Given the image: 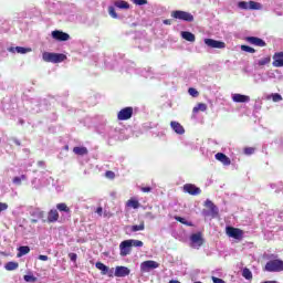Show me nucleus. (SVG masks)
<instances>
[{
    "label": "nucleus",
    "instance_id": "obj_1",
    "mask_svg": "<svg viewBox=\"0 0 283 283\" xmlns=\"http://www.w3.org/2000/svg\"><path fill=\"white\" fill-rule=\"evenodd\" d=\"M42 59H43V61H45V63H63V61H65V59H67V55H65L63 53L44 52L42 54Z\"/></svg>",
    "mask_w": 283,
    "mask_h": 283
},
{
    "label": "nucleus",
    "instance_id": "obj_2",
    "mask_svg": "<svg viewBox=\"0 0 283 283\" xmlns=\"http://www.w3.org/2000/svg\"><path fill=\"white\" fill-rule=\"evenodd\" d=\"M265 271L269 273H280L283 271V261L282 260H271L265 264Z\"/></svg>",
    "mask_w": 283,
    "mask_h": 283
},
{
    "label": "nucleus",
    "instance_id": "obj_3",
    "mask_svg": "<svg viewBox=\"0 0 283 283\" xmlns=\"http://www.w3.org/2000/svg\"><path fill=\"white\" fill-rule=\"evenodd\" d=\"M171 17L172 19H178L179 21H187L188 23H191L193 21V14L187 11H180V10L172 11Z\"/></svg>",
    "mask_w": 283,
    "mask_h": 283
},
{
    "label": "nucleus",
    "instance_id": "obj_4",
    "mask_svg": "<svg viewBox=\"0 0 283 283\" xmlns=\"http://www.w3.org/2000/svg\"><path fill=\"white\" fill-rule=\"evenodd\" d=\"M132 116H134V107L132 106L125 107L117 113L118 120H129Z\"/></svg>",
    "mask_w": 283,
    "mask_h": 283
},
{
    "label": "nucleus",
    "instance_id": "obj_5",
    "mask_svg": "<svg viewBox=\"0 0 283 283\" xmlns=\"http://www.w3.org/2000/svg\"><path fill=\"white\" fill-rule=\"evenodd\" d=\"M202 244H205V239H202V233L198 232L190 235V247H192V249H198Z\"/></svg>",
    "mask_w": 283,
    "mask_h": 283
},
{
    "label": "nucleus",
    "instance_id": "obj_6",
    "mask_svg": "<svg viewBox=\"0 0 283 283\" xmlns=\"http://www.w3.org/2000/svg\"><path fill=\"white\" fill-rule=\"evenodd\" d=\"M160 264L156 261H144L140 264V271L142 273H149V271H153V269H158Z\"/></svg>",
    "mask_w": 283,
    "mask_h": 283
},
{
    "label": "nucleus",
    "instance_id": "obj_7",
    "mask_svg": "<svg viewBox=\"0 0 283 283\" xmlns=\"http://www.w3.org/2000/svg\"><path fill=\"white\" fill-rule=\"evenodd\" d=\"M203 42L208 45V48L224 50L227 44L222 41L213 40V39H205Z\"/></svg>",
    "mask_w": 283,
    "mask_h": 283
},
{
    "label": "nucleus",
    "instance_id": "obj_8",
    "mask_svg": "<svg viewBox=\"0 0 283 283\" xmlns=\"http://www.w3.org/2000/svg\"><path fill=\"white\" fill-rule=\"evenodd\" d=\"M226 232H227V235H229V238H234V240H242V235H244L242 230L233 227H228L226 229Z\"/></svg>",
    "mask_w": 283,
    "mask_h": 283
},
{
    "label": "nucleus",
    "instance_id": "obj_9",
    "mask_svg": "<svg viewBox=\"0 0 283 283\" xmlns=\"http://www.w3.org/2000/svg\"><path fill=\"white\" fill-rule=\"evenodd\" d=\"M245 41L247 43H250V45H255L256 48H266V42L258 36H247Z\"/></svg>",
    "mask_w": 283,
    "mask_h": 283
},
{
    "label": "nucleus",
    "instance_id": "obj_10",
    "mask_svg": "<svg viewBox=\"0 0 283 283\" xmlns=\"http://www.w3.org/2000/svg\"><path fill=\"white\" fill-rule=\"evenodd\" d=\"M185 193H189L190 196H200L201 190L200 188L196 187L193 184H186L184 186Z\"/></svg>",
    "mask_w": 283,
    "mask_h": 283
},
{
    "label": "nucleus",
    "instance_id": "obj_11",
    "mask_svg": "<svg viewBox=\"0 0 283 283\" xmlns=\"http://www.w3.org/2000/svg\"><path fill=\"white\" fill-rule=\"evenodd\" d=\"M119 254L122 258H126V255H129L132 253V245L129 243V240H125L119 244Z\"/></svg>",
    "mask_w": 283,
    "mask_h": 283
},
{
    "label": "nucleus",
    "instance_id": "obj_12",
    "mask_svg": "<svg viewBox=\"0 0 283 283\" xmlns=\"http://www.w3.org/2000/svg\"><path fill=\"white\" fill-rule=\"evenodd\" d=\"M96 269L102 272V275H108V277H114V269H109L107 265L97 262L95 264Z\"/></svg>",
    "mask_w": 283,
    "mask_h": 283
},
{
    "label": "nucleus",
    "instance_id": "obj_13",
    "mask_svg": "<svg viewBox=\"0 0 283 283\" xmlns=\"http://www.w3.org/2000/svg\"><path fill=\"white\" fill-rule=\"evenodd\" d=\"M51 36L55 41H70V34L59 30L52 31Z\"/></svg>",
    "mask_w": 283,
    "mask_h": 283
},
{
    "label": "nucleus",
    "instance_id": "obj_14",
    "mask_svg": "<svg viewBox=\"0 0 283 283\" xmlns=\"http://www.w3.org/2000/svg\"><path fill=\"white\" fill-rule=\"evenodd\" d=\"M30 214L32 216V222H39V220H43V218L45 217V212H43V210H41L40 208H33L30 211Z\"/></svg>",
    "mask_w": 283,
    "mask_h": 283
},
{
    "label": "nucleus",
    "instance_id": "obj_15",
    "mask_svg": "<svg viewBox=\"0 0 283 283\" xmlns=\"http://www.w3.org/2000/svg\"><path fill=\"white\" fill-rule=\"evenodd\" d=\"M129 273H132V271L127 266H116L113 275H115V277H127Z\"/></svg>",
    "mask_w": 283,
    "mask_h": 283
},
{
    "label": "nucleus",
    "instance_id": "obj_16",
    "mask_svg": "<svg viewBox=\"0 0 283 283\" xmlns=\"http://www.w3.org/2000/svg\"><path fill=\"white\" fill-rule=\"evenodd\" d=\"M231 98L233 103H249V101H251V97H249V95H242L238 93L232 94Z\"/></svg>",
    "mask_w": 283,
    "mask_h": 283
},
{
    "label": "nucleus",
    "instance_id": "obj_17",
    "mask_svg": "<svg viewBox=\"0 0 283 283\" xmlns=\"http://www.w3.org/2000/svg\"><path fill=\"white\" fill-rule=\"evenodd\" d=\"M272 65L274 67H283V52H279L273 55Z\"/></svg>",
    "mask_w": 283,
    "mask_h": 283
},
{
    "label": "nucleus",
    "instance_id": "obj_18",
    "mask_svg": "<svg viewBox=\"0 0 283 283\" xmlns=\"http://www.w3.org/2000/svg\"><path fill=\"white\" fill-rule=\"evenodd\" d=\"M170 127L174 133L178 134L179 136H182V134H185V127H182L181 124L178 122H171Z\"/></svg>",
    "mask_w": 283,
    "mask_h": 283
},
{
    "label": "nucleus",
    "instance_id": "obj_19",
    "mask_svg": "<svg viewBox=\"0 0 283 283\" xmlns=\"http://www.w3.org/2000/svg\"><path fill=\"white\" fill-rule=\"evenodd\" d=\"M9 52H12V53L17 52L18 54H28V52H32V49L15 46V48H10Z\"/></svg>",
    "mask_w": 283,
    "mask_h": 283
},
{
    "label": "nucleus",
    "instance_id": "obj_20",
    "mask_svg": "<svg viewBox=\"0 0 283 283\" xmlns=\"http://www.w3.org/2000/svg\"><path fill=\"white\" fill-rule=\"evenodd\" d=\"M214 157L217 160H219V163H222V165H231V159H229V157L222 153L216 154Z\"/></svg>",
    "mask_w": 283,
    "mask_h": 283
},
{
    "label": "nucleus",
    "instance_id": "obj_21",
    "mask_svg": "<svg viewBox=\"0 0 283 283\" xmlns=\"http://www.w3.org/2000/svg\"><path fill=\"white\" fill-rule=\"evenodd\" d=\"M115 8H118L119 10H129V2L124 0H116L114 2Z\"/></svg>",
    "mask_w": 283,
    "mask_h": 283
},
{
    "label": "nucleus",
    "instance_id": "obj_22",
    "mask_svg": "<svg viewBox=\"0 0 283 283\" xmlns=\"http://www.w3.org/2000/svg\"><path fill=\"white\" fill-rule=\"evenodd\" d=\"M59 221V211L52 209L48 214V222H57Z\"/></svg>",
    "mask_w": 283,
    "mask_h": 283
},
{
    "label": "nucleus",
    "instance_id": "obj_23",
    "mask_svg": "<svg viewBox=\"0 0 283 283\" xmlns=\"http://www.w3.org/2000/svg\"><path fill=\"white\" fill-rule=\"evenodd\" d=\"M181 36L185 39V41H189L190 43L196 41V35L189 31H182Z\"/></svg>",
    "mask_w": 283,
    "mask_h": 283
},
{
    "label": "nucleus",
    "instance_id": "obj_24",
    "mask_svg": "<svg viewBox=\"0 0 283 283\" xmlns=\"http://www.w3.org/2000/svg\"><path fill=\"white\" fill-rule=\"evenodd\" d=\"M6 271H17L19 269V263L14 261H10L4 265Z\"/></svg>",
    "mask_w": 283,
    "mask_h": 283
},
{
    "label": "nucleus",
    "instance_id": "obj_25",
    "mask_svg": "<svg viewBox=\"0 0 283 283\" xmlns=\"http://www.w3.org/2000/svg\"><path fill=\"white\" fill-rule=\"evenodd\" d=\"M73 151L76 154V156H87V148L86 147H74Z\"/></svg>",
    "mask_w": 283,
    "mask_h": 283
},
{
    "label": "nucleus",
    "instance_id": "obj_26",
    "mask_svg": "<svg viewBox=\"0 0 283 283\" xmlns=\"http://www.w3.org/2000/svg\"><path fill=\"white\" fill-rule=\"evenodd\" d=\"M193 114H198V112H207V104L199 103L197 106L192 109Z\"/></svg>",
    "mask_w": 283,
    "mask_h": 283
},
{
    "label": "nucleus",
    "instance_id": "obj_27",
    "mask_svg": "<svg viewBox=\"0 0 283 283\" xmlns=\"http://www.w3.org/2000/svg\"><path fill=\"white\" fill-rule=\"evenodd\" d=\"M19 253H18V258H21L23 255H28V253H30V247L27 245H22L18 249Z\"/></svg>",
    "mask_w": 283,
    "mask_h": 283
},
{
    "label": "nucleus",
    "instance_id": "obj_28",
    "mask_svg": "<svg viewBox=\"0 0 283 283\" xmlns=\"http://www.w3.org/2000/svg\"><path fill=\"white\" fill-rule=\"evenodd\" d=\"M261 76H262V83H264V81H270V78H277L275 77V73H269V72H261Z\"/></svg>",
    "mask_w": 283,
    "mask_h": 283
},
{
    "label": "nucleus",
    "instance_id": "obj_29",
    "mask_svg": "<svg viewBox=\"0 0 283 283\" xmlns=\"http://www.w3.org/2000/svg\"><path fill=\"white\" fill-rule=\"evenodd\" d=\"M266 98H268V101H271V98H272V101L274 103H280V101H282V95H280L279 93H273V94L268 95Z\"/></svg>",
    "mask_w": 283,
    "mask_h": 283
},
{
    "label": "nucleus",
    "instance_id": "obj_30",
    "mask_svg": "<svg viewBox=\"0 0 283 283\" xmlns=\"http://www.w3.org/2000/svg\"><path fill=\"white\" fill-rule=\"evenodd\" d=\"M128 242H129L130 247H135L136 249H140L142 247H144L143 241H140V240L129 239Z\"/></svg>",
    "mask_w": 283,
    "mask_h": 283
},
{
    "label": "nucleus",
    "instance_id": "obj_31",
    "mask_svg": "<svg viewBox=\"0 0 283 283\" xmlns=\"http://www.w3.org/2000/svg\"><path fill=\"white\" fill-rule=\"evenodd\" d=\"M126 206L130 207L132 209H138V207H140V202H138L136 199H130L127 201Z\"/></svg>",
    "mask_w": 283,
    "mask_h": 283
},
{
    "label": "nucleus",
    "instance_id": "obj_32",
    "mask_svg": "<svg viewBox=\"0 0 283 283\" xmlns=\"http://www.w3.org/2000/svg\"><path fill=\"white\" fill-rule=\"evenodd\" d=\"M242 276L245 280H253V273L251 272V270H249L248 268H244L242 271Z\"/></svg>",
    "mask_w": 283,
    "mask_h": 283
},
{
    "label": "nucleus",
    "instance_id": "obj_33",
    "mask_svg": "<svg viewBox=\"0 0 283 283\" xmlns=\"http://www.w3.org/2000/svg\"><path fill=\"white\" fill-rule=\"evenodd\" d=\"M175 220H177V222H180L181 224H186V227H193V223H191V221H187V219L182 217H175Z\"/></svg>",
    "mask_w": 283,
    "mask_h": 283
},
{
    "label": "nucleus",
    "instance_id": "obj_34",
    "mask_svg": "<svg viewBox=\"0 0 283 283\" xmlns=\"http://www.w3.org/2000/svg\"><path fill=\"white\" fill-rule=\"evenodd\" d=\"M56 209H57V211H63L64 213H70V208L65 203H57Z\"/></svg>",
    "mask_w": 283,
    "mask_h": 283
},
{
    "label": "nucleus",
    "instance_id": "obj_35",
    "mask_svg": "<svg viewBox=\"0 0 283 283\" xmlns=\"http://www.w3.org/2000/svg\"><path fill=\"white\" fill-rule=\"evenodd\" d=\"M130 231L136 233V231H145V222H142L139 226H132Z\"/></svg>",
    "mask_w": 283,
    "mask_h": 283
},
{
    "label": "nucleus",
    "instance_id": "obj_36",
    "mask_svg": "<svg viewBox=\"0 0 283 283\" xmlns=\"http://www.w3.org/2000/svg\"><path fill=\"white\" fill-rule=\"evenodd\" d=\"M241 50L242 52H248L249 54H255V49L249 46V45H241Z\"/></svg>",
    "mask_w": 283,
    "mask_h": 283
},
{
    "label": "nucleus",
    "instance_id": "obj_37",
    "mask_svg": "<svg viewBox=\"0 0 283 283\" xmlns=\"http://www.w3.org/2000/svg\"><path fill=\"white\" fill-rule=\"evenodd\" d=\"M23 180H28V177L25 175H22L20 177H14L13 178V185H21Z\"/></svg>",
    "mask_w": 283,
    "mask_h": 283
},
{
    "label": "nucleus",
    "instance_id": "obj_38",
    "mask_svg": "<svg viewBox=\"0 0 283 283\" xmlns=\"http://www.w3.org/2000/svg\"><path fill=\"white\" fill-rule=\"evenodd\" d=\"M206 207H208V209H211V211L213 212L218 211V208L216 207V205H213V201L209 199L206 200Z\"/></svg>",
    "mask_w": 283,
    "mask_h": 283
},
{
    "label": "nucleus",
    "instance_id": "obj_39",
    "mask_svg": "<svg viewBox=\"0 0 283 283\" xmlns=\"http://www.w3.org/2000/svg\"><path fill=\"white\" fill-rule=\"evenodd\" d=\"M249 10H260V3L255 1H249Z\"/></svg>",
    "mask_w": 283,
    "mask_h": 283
},
{
    "label": "nucleus",
    "instance_id": "obj_40",
    "mask_svg": "<svg viewBox=\"0 0 283 283\" xmlns=\"http://www.w3.org/2000/svg\"><path fill=\"white\" fill-rule=\"evenodd\" d=\"M253 78H254V82L255 83H262V72H256V73H253Z\"/></svg>",
    "mask_w": 283,
    "mask_h": 283
},
{
    "label": "nucleus",
    "instance_id": "obj_41",
    "mask_svg": "<svg viewBox=\"0 0 283 283\" xmlns=\"http://www.w3.org/2000/svg\"><path fill=\"white\" fill-rule=\"evenodd\" d=\"M238 8H240L241 10H249V2L247 1H240L238 3Z\"/></svg>",
    "mask_w": 283,
    "mask_h": 283
},
{
    "label": "nucleus",
    "instance_id": "obj_42",
    "mask_svg": "<svg viewBox=\"0 0 283 283\" xmlns=\"http://www.w3.org/2000/svg\"><path fill=\"white\" fill-rule=\"evenodd\" d=\"M108 13L113 19H118V13H116V9H114V7L108 8Z\"/></svg>",
    "mask_w": 283,
    "mask_h": 283
},
{
    "label": "nucleus",
    "instance_id": "obj_43",
    "mask_svg": "<svg viewBox=\"0 0 283 283\" xmlns=\"http://www.w3.org/2000/svg\"><path fill=\"white\" fill-rule=\"evenodd\" d=\"M269 63H271V57H264L262 60L259 61V65H269Z\"/></svg>",
    "mask_w": 283,
    "mask_h": 283
},
{
    "label": "nucleus",
    "instance_id": "obj_44",
    "mask_svg": "<svg viewBox=\"0 0 283 283\" xmlns=\"http://www.w3.org/2000/svg\"><path fill=\"white\" fill-rule=\"evenodd\" d=\"M24 281L34 283L36 282V277L34 275H24Z\"/></svg>",
    "mask_w": 283,
    "mask_h": 283
},
{
    "label": "nucleus",
    "instance_id": "obj_45",
    "mask_svg": "<svg viewBox=\"0 0 283 283\" xmlns=\"http://www.w3.org/2000/svg\"><path fill=\"white\" fill-rule=\"evenodd\" d=\"M244 154H245L247 156H251L252 154H255V148H253V147H248V148L244 149Z\"/></svg>",
    "mask_w": 283,
    "mask_h": 283
},
{
    "label": "nucleus",
    "instance_id": "obj_46",
    "mask_svg": "<svg viewBox=\"0 0 283 283\" xmlns=\"http://www.w3.org/2000/svg\"><path fill=\"white\" fill-rule=\"evenodd\" d=\"M135 3V6H147V0H130Z\"/></svg>",
    "mask_w": 283,
    "mask_h": 283
},
{
    "label": "nucleus",
    "instance_id": "obj_47",
    "mask_svg": "<svg viewBox=\"0 0 283 283\" xmlns=\"http://www.w3.org/2000/svg\"><path fill=\"white\" fill-rule=\"evenodd\" d=\"M188 94H190V96H193V98L198 96V92L196 88H189Z\"/></svg>",
    "mask_w": 283,
    "mask_h": 283
},
{
    "label": "nucleus",
    "instance_id": "obj_48",
    "mask_svg": "<svg viewBox=\"0 0 283 283\" xmlns=\"http://www.w3.org/2000/svg\"><path fill=\"white\" fill-rule=\"evenodd\" d=\"M105 176H106V178H109L111 180L116 177V175L114 174V171H111V170L106 171Z\"/></svg>",
    "mask_w": 283,
    "mask_h": 283
},
{
    "label": "nucleus",
    "instance_id": "obj_49",
    "mask_svg": "<svg viewBox=\"0 0 283 283\" xmlns=\"http://www.w3.org/2000/svg\"><path fill=\"white\" fill-rule=\"evenodd\" d=\"M145 218H148V220H156V216L151 212H146Z\"/></svg>",
    "mask_w": 283,
    "mask_h": 283
},
{
    "label": "nucleus",
    "instance_id": "obj_50",
    "mask_svg": "<svg viewBox=\"0 0 283 283\" xmlns=\"http://www.w3.org/2000/svg\"><path fill=\"white\" fill-rule=\"evenodd\" d=\"M8 209V203L0 202V213L1 211H6Z\"/></svg>",
    "mask_w": 283,
    "mask_h": 283
},
{
    "label": "nucleus",
    "instance_id": "obj_51",
    "mask_svg": "<svg viewBox=\"0 0 283 283\" xmlns=\"http://www.w3.org/2000/svg\"><path fill=\"white\" fill-rule=\"evenodd\" d=\"M69 258H70L71 262H76L77 255H76V253H70Z\"/></svg>",
    "mask_w": 283,
    "mask_h": 283
},
{
    "label": "nucleus",
    "instance_id": "obj_52",
    "mask_svg": "<svg viewBox=\"0 0 283 283\" xmlns=\"http://www.w3.org/2000/svg\"><path fill=\"white\" fill-rule=\"evenodd\" d=\"M212 282H213V283H227V282H224V280L218 279V277H216V276H212Z\"/></svg>",
    "mask_w": 283,
    "mask_h": 283
},
{
    "label": "nucleus",
    "instance_id": "obj_53",
    "mask_svg": "<svg viewBox=\"0 0 283 283\" xmlns=\"http://www.w3.org/2000/svg\"><path fill=\"white\" fill-rule=\"evenodd\" d=\"M140 190L144 192V193H149L151 191V187H142Z\"/></svg>",
    "mask_w": 283,
    "mask_h": 283
},
{
    "label": "nucleus",
    "instance_id": "obj_54",
    "mask_svg": "<svg viewBox=\"0 0 283 283\" xmlns=\"http://www.w3.org/2000/svg\"><path fill=\"white\" fill-rule=\"evenodd\" d=\"M39 260H41L42 262H48L49 258H48V255L41 254V255H39Z\"/></svg>",
    "mask_w": 283,
    "mask_h": 283
},
{
    "label": "nucleus",
    "instance_id": "obj_55",
    "mask_svg": "<svg viewBox=\"0 0 283 283\" xmlns=\"http://www.w3.org/2000/svg\"><path fill=\"white\" fill-rule=\"evenodd\" d=\"M96 213L98 216H103V208L102 207L97 208Z\"/></svg>",
    "mask_w": 283,
    "mask_h": 283
},
{
    "label": "nucleus",
    "instance_id": "obj_56",
    "mask_svg": "<svg viewBox=\"0 0 283 283\" xmlns=\"http://www.w3.org/2000/svg\"><path fill=\"white\" fill-rule=\"evenodd\" d=\"M165 25H171V20H164Z\"/></svg>",
    "mask_w": 283,
    "mask_h": 283
},
{
    "label": "nucleus",
    "instance_id": "obj_57",
    "mask_svg": "<svg viewBox=\"0 0 283 283\" xmlns=\"http://www.w3.org/2000/svg\"><path fill=\"white\" fill-rule=\"evenodd\" d=\"M38 165L39 167H45V161H39Z\"/></svg>",
    "mask_w": 283,
    "mask_h": 283
},
{
    "label": "nucleus",
    "instance_id": "obj_58",
    "mask_svg": "<svg viewBox=\"0 0 283 283\" xmlns=\"http://www.w3.org/2000/svg\"><path fill=\"white\" fill-rule=\"evenodd\" d=\"M13 142L18 145V147L21 146V142H19V139H13Z\"/></svg>",
    "mask_w": 283,
    "mask_h": 283
},
{
    "label": "nucleus",
    "instance_id": "obj_59",
    "mask_svg": "<svg viewBox=\"0 0 283 283\" xmlns=\"http://www.w3.org/2000/svg\"><path fill=\"white\" fill-rule=\"evenodd\" d=\"M277 78H280V75L277 76Z\"/></svg>",
    "mask_w": 283,
    "mask_h": 283
}]
</instances>
